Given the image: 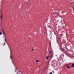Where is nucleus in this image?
Wrapping results in <instances>:
<instances>
[{
	"label": "nucleus",
	"instance_id": "obj_8",
	"mask_svg": "<svg viewBox=\"0 0 74 74\" xmlns=\"http://www.w3.org/2000/svg\"><path fill=\"white\" fill-rule=\"evenodd\" d=\"M36 62H39V61H38V60H36Z\"/></svg>",
	"mask_w": 74,
	"mask_h": 74
},
{
	"label": "nucleus",
	"instance_id": "obj_12",
	"mask_svg": "<svg viewBox=\"0 0 74 74\" xmlns=\"http://www.w3.org/2000/svg\"><path fill=\"white\" fill-rule=\"evenodd\" d=\"M47 27H48H48H50V25L48 26Z\"/></svg>",
	"mask_w": 74,
	"mask_h": 74
},
{
	"label": "nucleus",
	"instance_id": "obj_6",
	"mask_svg": "<svg viewBox=\"0 0 74 74\" xmlns=\"http://www.w3.org/2000/svg\"><path fill=\"white\" fill-rule=\"evenodd\" d=\"M62 38V36H59V37L58 38L59 40H60V39H61Z\"/></svg>",
	"mask_w": 74,
	"mask_h": 74
},
{
	"label": "nucleus",
	"instance_id": "obj_7",
	"mask_svg": "<svg viewBox=\"0 0 74 74\" xmlns=\"http://www.w3.org/2000/svg\"><path fill=\"white\" fill-rule=\"evenodd\" d=\"M2 34V33L0 31V35H1Z\"/></svg>",
	"mask_w": 74,
	"mask_h": 74
},
{
	"label": "nucleus",
	"instance_id": "obj_11",
	"mask_svg": "<svg viewBox=\"0 0 74 74\" xmlns=\"http://www.w3.org/2000/svg\"><path fill=\"white\" fill-rule=\"evenodd\" d=\"M2 15H1V19H3V18L2 17Z\"/></svg>",
	"mask_w": 74,
	"mask_h": 74
},
{
	"label": "nucleus",
	"instance_id": "obj_1",
	"mask_svg": "<svg viewBox=\"0 0 74 74\" xmlns=\"http://www.w3.org/2000/svg\"><path fill=\"white\" fill-rule=\"evenodd\" d=\"M53 53H51V54L49 56L50 58V60L51 59V58H53Z\"/></svg>",
	"mask_w": 74,
	"mask_h": 74
},
{
	"label": "nucleus",
	"instance_id": "obj_4",
	"mask_svg": "<svg viewBox=\"0 0 74 74\" xmlns=\"http://www.w3.org/2000/svg\"><path fill=\"white\" fill-rule=\"evenodd\" d=\"M10 58L11 59H13V57H12V56H11V55H10Z\"/></svg>",
	"mask_w": 74,
	"mask_h": 74
},
{
	"label": "nucleus",
	"instance_id": "obj_17",
	"mask_svg": "<svg viewBox=\"0 0 74 74\" xmlns=\"http://www.w3.org/2000/svg\"><path fill=\"white\" fill-rule=\"evenodd\" d=\"M62 48H60V50H61V49Z\"/></svg>",
	"mask_w": 74,
	"mask_h": 74
},
{
	"label": "nucleus",
	"instance_id": "obj_15",
	"mask_svg": "<svg viewBox=\"0 0 74 74\" xmlns=\"http://www.w3.org/2000/svg\"><path fill=\"white\" fill-rule=\"evenodd\" d=\"M49 74H52V72H51L49 73Z\"/></svg>",
	"mask_w": 74,
	"mask_h": 74
},
{
	"label": "nucleus",
	"instance_id": "obj_5",
	"mask_svg": "<svg viewBox=\"0 0 74 74\" xmlns=\"http://www.w3.org/2000/svg\"><path fill=\"white\" fill-rule=\"evenodd\" d=\"M64 49H62V48H61V51H62L63 52V51H64Z\"/></svg>",
	"mask_w": 74,
	"mask_h": 74
},
{
	"label": "nucleus",
	"instance_id": "obj_13",
	"mask_svg": "<svg viewBox=\"0 0 74 74\" xmlns=\"http://www.w3.org/2000/svg\"><path fill=\"white\" fill-rule=\"evenodd\" d=\"M5 42H7V41H6V39L5 38Z\"/></svg>",
	"mask_w": 74,
	"mask_h": 74
},
{
	"label": "nucleus",
	"instance_id": "obj_2",
	"mask_svg": "<svg viewBox=\"0 0 74 74\" xmlns=\"http://www.w3.org/2000/svg\"><path fill=\"white\" fill-rule=\"evenodd\" d=\"M50 58V56H49L46 57V59H48V58Z\"/></svg>",
	"mask_w": 74,
	"mask_h": 74
},
{
	"label": "nucleus",
	"instance_id": "obj_16",
	"mask_svg": "<svg viewBox=\"0 0 74 74\" xmlns=\"http://www.w3.org/2000/svg\"><path fill=\"white\" fill-rule=\"evenodd\" d=\"M3 32L5 34V33H4V31H3Z\"/></svg>",
	"mask_w": 74,
	"mask_h": 74
},
{
	"label": "nucleus",
	"instance_id": "obj_9",
	"mask_svg": "<svg viewBox=\"0 0 74 74\" xmlns=\"http://www.w3.org/2000/svg\"><path fill=\"white\" fill-rule=\"evenodd\" d=\"M67 68H68V69H69V68H70V67H69V66H67Z\"/></svg>",
	"mask_w": 74,
	"mask_h": 74
},
{
	"label": "nucleus",
	"instance_id": "obj_18",
	"mask_svg": "<svg viewBox=\"0 0 74 74\" xmlns=\"http://www.w3.org/2000/svg\"><path fill=\"white\" fill-rule=\"evenodd\" d=\"M67 66H68V64L67 65Z\"/></svg>",
	"mask_w": 74,
	"mask_h": 74
},
{
	"label": "nucleus",
	"instance_id": "obj_3",
	"mask_svg": "<svg viewBox=\"0 0 74 74\" xmlns=\"http://www.w3.org/2000/svg\"><path fill=\"white\" fill-rule=\"evenodd\" d=\"M71 67L72 68H73V67H74V63H73L72 64Z\"/></svg>",
	"mask_w": 74,
	"mask_h": 74
},
{
	"label": "nucleus",
	"instance_id": "obj_10",
	"mask_svg": "<svg viewBox=\"0 0 74 74\" xmlns=\"http://www.w3.org/2000/svg\"><path fill=\"white\" fill-rule=\"evenodd\" d=\"M4 44L3 45V46H4V45H5V42H4Z\"/></svg>",
	"mask_w": 74,
	"mask_h": 74
},
{
	"label": "nucleus",
	"instance_id": "obj_14",
	"mask_svg": "<svg viewBox=\"0 0 74 74\" xmlns=\"http://www.w3.org/2000/svg\"><path fill=\"white\" fill-rule=\"evenodd\" d=\"M34 50V49H32L31 50L32 51H33Z\"/></svg>",
	"mask_w": 74,
	"mask_h": 74
}]
</instances>
